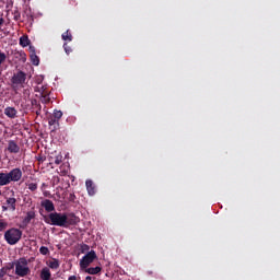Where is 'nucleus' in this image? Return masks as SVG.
Listing matches in <instances>:
<instances>
[{"label":"nucleus","mask_w":280,"mask_h":280,"mask_svg":"<svg viewBox=\"0 0 280 280\" xmlns=\"http://www.w3.org/2000/svg\"><path fill=\"white\" fill-rule=\"evenodd\" d=\"M46 224L51 226H61L68 229V226H75L80 222V218L75 213H62V212H50L48 217H45Z\"/></svg>","instance_id":"obj_1"},{"label":"nucleus","mask_w":280,"mask_h":280,"mask_svg":"<svg viewBox=\"0 0 280 280\" xmlns=\"http://www.w3.org/2000/svg\"><path fill=\"white\" fill-rule=\"evenodd\" d=\"M25 80H27V73L21 70L13 73L11 78V89L15 95H19V91L25 86Z\"/></svg>","instance_id":"obj_2"},{"label":"nucleus","mask_w":280,"mask_h":280,"mask_svg":"<svg viewBox=\"0 0 280 280\" xmlns=\"http://www.w3.org/2000/svg\"><path fill=\"white\" fill-rule=\"evenodd\" d=\"M23 237V231L16 228H11L4 232V240L10 246H14L21 242Z\"/></svg>","instance_id":"obj_3"},{"label":"nucleus","mask_w":280,"mask_h":280,"mask_svg":"<svg viewBox=\"0 0 280 280\" xmlns=\"http://www.w3.org/2000/svg\"><path fill=\"white\" fill-rule=\"evenodd\" d=\"M95 259H97V254L95 253V250L92 249L88 252L79 262L80 270H85L86 268H89V266H91V264H93Z\"/></svg>","instance_id":"obj_4"},{"label":"nucleus","mask_w":280,"mask_h":280,"mask_svg":"<svg viewBox=\"0 0 280 280\" xmlns=\"http://www.w3.org/2000/svg\"><path fill=\"white\" fill-rule=\"evenodd\" d=\"M30 272L31 270L30 267H27V259L20 258L15 264V275H18V277H27Z\"/></svg>","instance_id":"obj_5"},{"label":"nucleus","mask_w":280,"mask_h":280,"mask_svg":"<svg viewBox=\"0 0 280 280\" xmlns=\"http://www.w3.org/2000/svg\"><path fill=\"white\" fill-rule=\"evenodd\" d=\"M21 178H23V171H21V168L19 167H15L7 173V179L9 180V185L10 183H19Z\"/></svg>","instance_id":"obj_6"},{"label":"nucleus","mask_w":280,"mask_h":280,"mask_svg":"<svg viewBox=\"0 0 280 280\" xmlns=\"http://www.w3.org/2000/svg\"><path fill=\"white\" fill-rule=\"evenodd\" d=\"M7 150L10 154H19L21 152V147H19L16 141L9 140Z\"/></svg>","instance_id":"obj_7"},{"label":"nucleus","mask_w":280,"mask_h":280,"mask_svg":"<svg viewBox=\"0 0 280 280\" xmlns=\"http://www.w3.org/2000/svg\"><path fill=\"white\" fill-rule=\"evenodd\" d=\"M48 125H49L51 132H56V130H58V128H60V120H58V118H54V116H49Z\"/></svg>","instance_id":"obj_8"},{"label":"nucleus","mask_w":280,"mask_h":280,"mask_svg":"<svg viewBox=\"0 0 280 280\" xmlns=\"http://www.w3.org/2000/svg\"><path fill=\"white\" fill-rule=\"evenodd\" d=\"M40 206L45 208V211H47V213L56 211V206H54V201L49 199H45L44 201H42Z\"/></svg>","instance_id":"obj_9"},{"label":"nucleus","mask_w":280,"mask_h":280,"mask_svg":"<svg viewBox=\"0 0 280 280\" xmlns=\"http://www.w3.org/2000/svg\"><path fill=\"white\" fill-rule=\"evenodd\" d=\"M81 272H85V275H100V272H102V267H86L85 269H81Z\"/></svg>","instance_id":"obj_10"},{"label":"nucleus","mask_w":280,"mask_h":280,"mask_svg":"<svg viewBox=\"0 0 280 280\" xmlns=\"http://www.w3.org/2000/svg\"><path fill=\"white\" fill-rule=\"evenodd\" d=\"M42 280H50L51 279V271L49 270V268L44 267L40 271L39 275Z\"/></svg>","instance_id":"obj_11"},{"label":"nucleus","mask_w":280,"mask_h":280,"mask_svg":"<svg viewBox=\"0 0 280 280\" xmlns=\"http://www.w3.org/2000/svg\"><path fill=\"white\" fill-rule=\"evenodd\" d=\"M16 108L14 107H7L4 108V115L10 119H14L16 117Z\"/></svg>","instance_id":"obj_12"},{"label":"nucleus","mask_w":280,"mask_h":280,"mask_svg":"<svg viewBox=\"0 0 280 280\" xmlns=\"http://www.w3.org/2000/svg\"><path fill=\"white\" fill-rule=\"evenodd\" d=\"M85 187L88 189L89 196H93L95 194V185L93 184V180L88 179L85 182Z\"/></svg>","instance_id":"obj_13"},{"label":"nucleus","mask_w":280,"mask_h":280,"mask_svg":"<svg viewBox=\"0 0 280 280\" xmlns=\"http://www.w3.org/2000/svg\"><path fill=\"white\" fill-rule=\"evenodd\" d=\"M7 205L10 211H16V198L10 197L7 199Z\"/></svg>","instance_id":"obj_14"},{"label":"nucleus","mask_w":280,"mask_h":280,"mask_svg":"<svg viewBox=\"0 0 280 280\" xmlns=\"http://www.w3.org/2000/svg\"><path fill=\"white\" fill-rule=\"evenodd\" d=\"M5 185H10V182L8 180L7 173L0 172V187H5Z\"/></svg>","instance_id":"obj_15"},{"label":"nucleus","mask_w":280,"mask_h":280,"mask_svg":"<svg viewBox=\"0 0 280 280\" xmlns=\"http://www.w3.org/2000/svg\"><path fill=\"white\" fill-rule=\"evenodd\" d=\"M31 58V62L32 65H34L35 67H38V65H40V59L36 56V51H32V54L30 55Z\"/></svg>","instance_id":"obj_16"},{"label":"nucleus","mask_w":280,"mask_h":280,"mask_svg":"<svg viewBox=\"0 0 280 280\" xmlns=\"http://www.w3.org/2000/svg\"><path fill=\"white\" fill-rule=\"evenodd\" d=\"M34 218H36V212L34 211H28L26 213V217L24 218V224H30V222H32V220H34Z\"/></svg>","instance_id":"obj_17"},{"label":"nucleus","mask_w":280,"mask_h":280,"mask_svg":"<svg viewBox=\"0 0 280 280\" xmlns=\"http://www.w3.org/2000/svg\"><path fill=\"white\" fill-rule=\"evenodd\" d=\"M48 266L49 268H51V270H58V268H60V261L56 258H52V260L49 261Z\"/></svg>","instance_id":"obj_18"},{"label":"nucleus","mask_w":280,"mask_h":280,"mask_svg":"<svg viewBox=\"0 0 280 280\" xmlns=\"http://www.w3.org/2000/svg\"><path fill=\"white\" fill-rule=\"evenodd\" d=\"M30 43H31V40L27 35H23L22 37H20L21 47H28Z\"/></svg>","instance_id":"obj_19"},{"label":"nucleus","mask_w":280,"mask_h":280,"mask_svg":"<svg viewBox=\"0 0 280 280\" xmlns=\"http://www.w3.org/2000/svg\"><path fill=\"white\" fill-rule=\"evenodd\" d=\"M61 38L62 40H68V43H71V40H73V35L71 34V32L66 31L65 33H62Z\"/></svg>","instance_id":"obj_20"},{"label":"nucleus","mask_w":280,"mask_h":280,"mask_svg":"<svg viewBox=\"0 0 280 280\" xmlns=\"http://www.w3.org/2000/svg\"><path fill=\"white\" fill-rule=\"evenodd\" d=\"M50 165H60V163H62V155H57L56 158H50Z\"/></svg>","instance_id":"obj_21"},{"label":"nucleus","mask_w":280,"mask_h":280,"mask_svg":"<svg viewBox=\"0 0 280 280\" xmlns=\"http://www.w3.org/2000/svg\"><path fill=\"white\" fill-rule=\"evenodd\" d=\"M12 268H14V265H12L11 267H2L0 269V279H3L5 275H8L9 270H12Z\"/></svg>","instance_id":"obj_22"},{"label":"nucleus","mask_w":280,"mask_h":280,"mask_svg":"<svg viewBox=\"0 0 280 280\" xmlns=\"http://www.w3.org/2000/svg\"><path fill=\"white\" fill-rule=\"evenodd\" d=\"M35 91L37 92V93H40L42 95H45L46 93H48L47 92V86H45V85H37L36 88H35Z\"/></svg>","instance_id":"obj_23"},{"label":"nucleus","mask_w":280,"mask_h":280,"mask_svg":"<svg viewBox=\"0 0 280 280\" xmlns=\"http://www.w3.org/2000/svg\"><path fill=\"white\" fill-rule=\"evenodd\" d=\"M50 116H52L55 119L60 121V119H62V112L58 110V109H55L52 115H50Z\"/></svg>","instance_id":"obj_24"},{"label":"nucleus","mask_w":280,"mask_h":280,"mask_svg":"<svg viewBox=\"0 0 280 280\" xmlns=\"http://www.w3.org/2000/svg\"><path fill=\"white\" fill-rule=\"evenodd\" d=\"M42 102L43 104H49L51 102V98H49V92H46V94H42Z\"/></svg>","instance_id":"obj_25"},{"label":"nucleus","mask_w":280,"mask_h":280,"mask_svg":"<svg viewBox=\"0 0 280 280\" xmlns=\"http://www.w3.org/2000/svg\"><path fill=\"white\" fill-rule=\"evenodd\" d=\"M8 229V221L0 219V233H3Z\"/></svg>","instance_id":"obj_26"},{"label":"nucleus","mask_w":280,"mask_h":280,"mask_svg":"<svg viewBox=\"0 0 280 280\" xmlns=\"http://www.w3.org/2000/svg\"><path fill=\"white\" fill-rule=\"evenodd\" d=\"M63 49H65L67 56H69V54H71V51H73V49H71V46H69V44H67V43L63 44Z\"/></svg>","instance_id":"obj_27"},{"label":"nucleus","mask_w":280,"mask_h":280,"mask_svg":"<svg viewBox=\"0 0 280 280\" xmlns=\"http://www.w3.org/2000/svg\"><path fill=\"white\" fill-rule=\"evenodd\" d=\"M13 20L14 21H21V12H19V10H15L13 12Z\"/></svg>","instance_id":"obj_28"},{"label":"nucleus","mask_w":280,"mask_h":280,"mask_svg":"<svg viewBox=\"0 0 280 280\" xmlns=\"http://www.w3.org/2000/svg\"><path fill=\"white\" fill-rule=\"evenodd\" d=\"M28 189L30 191H36V189H38V184L36 183L28 184Z\"/></svg>","instance_id":"obj_29"},{"label":"nucleus","mask_w":280,"mask_h":280,"mask_svg":"<svg viewBox=\"0 0 280 280\" xmlns=\"http://www.w3.org/2000/svg\"><path fill=\"white\" fill-rule=\"evenodd\" d=\"M39 253H40V255H49V248L45 247V246H42L39 248Z\"/></svg>","instance_id":"obj_30"},{"label":"nucleus","mask_w":280,"mask_h":280,"mask_svg":"<svg viewBox=\"0 0 280 280\" xmlns=\"http://www.w3.org/2000/svg\"><path fill=\"white\" fill-rule=\"evenodd\" d=\"M89 250H91V247L86 244L81 245V253H89Z\"/></svg>","instance_id":"obj_31"},{"label":"nucleus","mask_w":280,"mask_h":280,"mask_svg":"<svg viewBox=\"0 0 280 280\" xmlns=\"http://www.w3.org/2000/svg\"><path fill=\"white\" fill-rule=\"evenodd\" d=\"M75 194H73V192H70L69 194V197H68V200H69V202H75Z\"/></svg>","instance_id":"obj_32"},{"label":"nucleus","mask_w":280,"mask_h":280,"mask_svg":"<svg viewBox=\"0 0 280 280\" xmlns=\"http://www.w3.org/2000/svg\"><path fill=\"white\" fill-rule=\"evenodd\" d=\"M23 95H24V100H27V97H30L31 95L30 89L24 90Z\"/></svg>","instance_id":"obj_33"},{"label":"nucleus","mask_w":280,"mask_h":280,"mask_svg":"<svg viewBox=\"0 0 280 280\" xmlns=\"http://www.w3.org/2000/svg\"><path fill=\"white\" fill-rule=\"evenodd\" d=\"M37 161H38V163H45V161H47V158H45V156H43V155H39V156L37 158Z\"/></svg>","instance_id":"obj_34"},{"label":"nucleus","mask_w":280,"mask_h":280,"mask_svg":"<svg viewBox=\"0 0 280 280\" xmlns=\"http://www.w3.org/2000/svg\"><path fill=\"white\" fill-rule=\"evenodd\" d=\"M68 280H78V277H77V276H70V277L68 278Z\"/></svg>","instance_id":"obj_35"},{"label":"nucleus","mask_w":280,"mask_h":280,"mask_svg":"<svg viewBox=\"0 0 280 280\" xmlns=\"http://www.w3.org/2000/svg\"><path fill=\"white\" fill-rule=\"evenodd\" d=\"M5 23V20L3 18H0V27Z\"/></svg>","instance_id":"obj_36"},{"label":"nucleus","mask_w":280,"mask_h":280,"mask_svg":"<svg viewBox=\"0 0 280 280\" xmlns=\"http://www.w3.org/2000/svg\"><path fill=\"white\" fill-rule=\"evenodd\" d=\"M32 105H33V106H38V102H37L36 100H33V101H32Z\"/></svg>","instance_id":"obj_37"},{"label":"nucleus","mask_w":280,"mask_h":280,"mask_svg":"<svg viewBox=\"0 0 280 280\" xmlns=\"http://www.w3.org/2000/svg\"><path fill=\"white\" fill-rule=\"evenodd\" d=\"M37 84L40 86L43 84V79H37Z\"/></svg>","instance_id":"obj_38"},{"label":"nucleus","mask_w":280,"mask_h":280,"mask_svg":"<svg viewBox=\"0 0 280 280\" xmlns=\"http://www.w3.org/2000/svg\"><path fill=\"white\" fill-rule=\"evenodd\" d=\"M8 209H10L9 206H2V211H8Z\"/></svg>","instance_id":"obj_39"},{"label":"nucleus","mask_w":280,"mask_h":280,"mask_svg":"<svg viewBox=\"0 0 280 280\" xmlns=\"http://www.w3.org/2000/svg\"><path fill=\"white\" fill-rule=\"evenodd\" d=\"M85 280H93V277L88 276V277H85Z\"/></svg>","instance_id":"obj_40"},{"label":"nucleus","mask_w":280,"mask_h":280,"mask_svg":"<svg viewBox=\"0 0 280 280\" xmlns=\"http://www.w3.org/2000/svg\"><path fill=\"white\" fill-rule=\"evenodd\" d=\"M43 187H47V185L44 183V184H42V188H43Z\"/></svg>","instance_id":"obj_41"},{"label":"nucleus","mask_w":280,"mask_h":280,"mask_svg":"<svg viewBox=\"0 0 280 280\" xmlns=\"http://www.w3.org/2000/svg\"><path fill=\"white\" fill-rule=\"evenodd\" d=\"M44 196H49V194L47 191L44 192Z\"/></svg>","instance_id":"obj_42"},{"label":"nucleus","mask_w":280,"mask_h":280,"mask_svg":"<svg viewBox=\"0 0 280 280\" xmlns=\"http://www.w3.org/2000/svg\"><path fill=\"white\" fill-rule=\"evenodd\" d=\"M20 56H25V52H21Z\"/></svg>","instance_id":"obj_43"},{"label":"nucleus","mask_w":280,"mask_h":280,"mask_svg":"<svg viewBox=\"0 0 280 280\" xmlns=\"http://www.w3.org/2000/svg\"><path fill=\"white\" fill-rule=\"evenodd\" d=\"M57 183H60V178L59 177H57Z\"/></svg>","instance_id":"obj_44"},{"label":"nucleus","mask_w":280,"mask_h":280,"mask_svg":"<svg viewBox=\"0 0 280 280\" xmlns=\"http://www.w3.org/2000/svg\"><path fill=\"white\" fill-rule=\"evenodd\" d=\"M37 115H40V112H36Z\"/></svg>","instance_id":"obj_45"},{"label":"nucleus","mask_w":280,"mask_h":280,"mask_svg":"<svg viewBox=\"0 0 280 280\" xmlns=\"http://www.w3.org/2000/svg\"><path fill=\"white\" fill-rule=\"evenodd\" d=\"M0 264H3V260H1V258H0Z\"/></svg>","instance_id":"obj_46"},{"label":"nucleus","mask_w":280,"mask_h":280,"mask_svg":"<svg viewBox=\"0 0 280 280\" xmlns=\"http://www.w3.org/2000/svg\"><path fill=\"white\" fill-rule=\"evenodd\" d=\"M0 196H1V190H0Z\"/></svg>","instance_id":"obj_47"}]
</instances>
